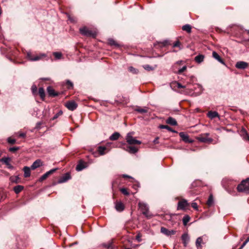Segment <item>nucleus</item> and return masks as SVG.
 Masks as SVG:
<instances>
[{
    "instance_id": "4",
    "label": "nucleus",
    "mask_w": 249,
    "mask_h": 249,
    "mask_svg": "<svg viewBox=\"0 0 249 249\" xmlns=\"http://www.w3.org/2000/svg\"><path fill=\"white\" fill-rule=\"evenodd\" d=\"M46 56L47 55L45 53H40L36 55H34L31 52H28L27 53V57L28 59L31 61H38Z\"/></svg>"
},
{
    "instance_id": "57",
    "label": "nucleus",
    "mask_w": 249,
    "mask_h": 249,
    "mask_svg": "<svg viewBox=\"0 0 249 249\" xmlns=\"http://www.w3.org/2000/svg\"><path fill=\"white\" fill-rule=\"evenodd\" d=\"M246 244H247V243H246L245 242H244V243H243V244L241 245V246L240 247V249H243V248L244 247V246H245Z\"/></svg>"
},
{
    "instance_id": "27",
    "label": "nucleus",
    "mask_w": 249,
    "mask_h": 249,
    "mask_svg": "<svg viewBox=\"0 0 249 249\" xmlns=\"http://www.w3.org/2000/svg\"><path fill=\"white\" fill-rule=\"evenodd\" d=\"M148 108L147 107H144L143 108H141L140 107H137L135 110L140 113L143 114L146 113L148 112Z\"/></svg>"
},
{
    "instance_id": "60",
    "label": "nucleus",
    "mask_w": 249,
    "mask_h": 249,
    "mask_svg": "<svg viewBox=\"0 0 249 249\" xmlns=\"http://www.w3.org/2000/svg\"><path fill=\"white\" fill-rule=\"evenodd\" d=\"M69 20H70L72 22H73L74 20H73V19L72 18H71L70 17H69Z\"/></svg>"
},
{
    "instance_id": "62",
    "label": "nucleus",
    "mask_w": 249,
    "mask_h": 249,
    "mask_svg": "<svg viewBox=\"0 0 249 249\" xmlns=\"http://www.w3.org/2000/svg\"><path fill=\"white\" fill-rule=\"evenodd\" d=\"M57 117V116L56 115L55 116H54L53 118L55 119V118H56Z\"/></svg>"
},
{
    "instance_id": "64",
    "label": "nucleus",
    "mask_w": 249,
    "mask_h": 249,
    "mask_svg": "<svg viewBox=\"0 0 249 249\" xmlns=\"http://www.w3.org/2000/svg\"><path fill=\"white\" fill-rule=\"evenodd\" d=\"M248 33L249 35V30L248 31Z\"/></svg>"
},
{
    "instance_id": "37",
    "label": "nucleus",
    "mask_w": 249,
    "mask_h": 249,
    "mask_svg": "<svg viewBox=\"0 0 249 249\" xmlns=\"http://www.w3.org/2000/svg\"><path fill=\"white\" fill-rule=\"evenodd\" d=\"M157 67V65H155L154 67H153L149 65H145L143 66V68L147 71H151L154 70Z\"/></svg>"
},
{
    "instance_id": "10",
    "label": "nucleus",
    "mask_w": 249,
    "mask_h": 249,
    "mask_svg": "<svg viewBox=\"0 0 249 249\" xmlns=\"http://www.w3.org/2000/svg\"><path fill=\"white\" fill-rule=\"evenodd\" d=\"M65 106L70 110H74L77 107V104L73 101H69L65 104Z\"/></svg>"
},
{
    "instance_id": "15",
    "label": "nucleus",
    "mask_w": 249,
    "mask_h": 249,
    "mask_svg": "<svg viewBox=\"0 0 249 249\" xmlns=\"http://www.w3.org/2000/svg\"><path fill=\"white\" fill-rule=\"evenodd\" d=\"M248 66V63L244 61H238L236 63L235 67L239 69H245Z\"/></svg>"
},
{
    "instance_id": "52",
    "label": "nucleus",
    "mask_w": 249,
    "mask_h": 249,
    "mask_svg": "<svg viewBox=\"0 0 249 249\" xmlns=\"http://www.w3.org/2000/svg\"><path fill=\"white\" fill-rule=\"evenodd\" d=\"M180 43L179 41H176L174 44H173V47H179L180 46Z\"/></svg>"
},
{
    "instance_id": "39",
    "label": "nucleus",
    "mask_w": 249,
    "mask_h": 249,
    "mask_svg": "<svg viewBox=\"0 0 249 249\" xmlns=\"http://www.w3.org/2000/svg\"><path fill=\"white\" fill-rule=\"evenodd\" d=\"M19 178L18 176L11 177L10 178V180L12 182L18 183L19 182Z\"/></svg>"
},
{
    "instance_id": "36",
    "label": "nucleus",
    "mask_w": 249,
    "mask_h": 249,
    "mask_svg": "<svg viewBox=\"0 0 249 249\" xmlns=\"http://www.w3.org/2000/svg\"><path fill=\"white\" fill-rule=\"evenodd\" d=\"M190 220V217L188 215H185L183 219V224L184 226H186Z\"/></svg>"
},
{
    "instance_id": "40",
    "label": "nucleus",
    "mask_w": 249,
    "mask_h": 249,
    "mask_svg": "<svg viewBox=\"0 0 249 249\" xmlns=\"http://www.w3.org/2000/svg\"><path fill=\"white\" fill-rule=\"evenodd\" d=\"M0 161L3 162L6 165H10L9 158H3L0 160Z\"/></svg>"
},
{
    "instance_id": "63",
    "label": "nucleus",
    "mask_w": 249,
    "mask_h": 249,
    "mask_svg": "<svg viewBox=\"0 0 249 249\" xmlns=\"http://www.w3.org/2000/svg\"><path fill=\"white\" fill-rule=\"evenodd\" d=\"M125 249H131L130 248H125Z\"/></svg>"
},
{
    "instance_id": "6",
    "label": "nucleus",
    "mask_w": 249,
    "mask_h": 249,
    "mask_svg": "<svg viewBox=\"0 0 249 249\" xmlns=\"http://www.w3.org/2000/svg\"><path fill=\"white\" fill-rule=\"evenodd\" d=\"M125 143L124 142H122V145L120 147L122 148L125 151L128 152V153H129L130 154H135L138 151V149L135 146H125Z\"/></svg>"
},
{
    "instance_id": "3",
    "label": "nucleus",
    "mask_w": 249,
    "mask_h": 249,
    "mask_svg": "<svg viewBox=\"0 0 249 249\" xmlns=\"http://www.w3.org/2000/svg\"><path fill=\"white\" fill-rule=\"evenodd\" d=\"M134 134V132H130L127 134L125 138L126 142L130 145L141 144V141L137 140L134 137H133V136Z\"/></svg>"
},
{
    "instance_id": "31",
    "label": "nucleus",
    "mask_w": 249,
    "mask_h": 249,
    "mask_svg": "<svg viewBox=\"0 0 249 249\" xmlns=\"http://www.w3.org/2000/svg\"><path fill=\"white\" fill-rule=\"evenodd\" d=\"M168 43V42L167 40H164L163 42H157V43H155L154 45L155 47L158 45L160 47L162 48L167 45Z\"/></svg>"
},
{
    "instance_id": "19",
    "label": "nucleus",
    "mask_w": 249,
    "mask_h": 249,
    "mask_svg": "<svg viewBox=\"0 0 249 249\" xmlns=\"http://www.w3.org/2000/svg\"><path fill=\"white\" fill-rule=\"evenodd\" d=\"M212 56L216 60H217L218 62L221 63V64L223 65H225V63L223 60L221 58V57L219 56V55L215 51H213L212 53Z\"/></svg>"
},
{
    "instance_id": "45",
    "label": "nucleus",
    "mask_w": 249,
    "mask_h": 249,
    "mask_svg": "<svg viewBox=\"0 0 249 249\" xmlns=\"http://www.w3.org/2000/svg\"><path fill=\"white\" fill-rule=\"evenodd\" d=\"M128 70L132 72L133 73H137L138 72V71L133 68V67H130L128 68Z\"/></svg>"
},
{
    "instance_id": "30",
    "label": "nucleus",
    "mask_w": 249,
    "mask_h": 249,
    "mask_svg": "<svg viewBox=\"0 0 249 249\" xmlns=\"http://www.w3.org/2000/svg\"><path fill=\"white\" fill-rule=\"evenodd\" d=\"M107 149L106 147L100 146L98 147V152L101 155H103L106 153L105 151Z\"/></svg>"
},
{
    "instance_id": "53",
    "label": "nucleus",
    "mask_w": 249,
    "mask_h": 249,
    "mask_svg": "<svg viewBox=\"0 0 249 249\" xmlns=\"http://www.w3.org/2000/svg\"><path fill=\"white\" fill-rule=\"evenodd\" d=\"M191 206L195 209L197 210V204L196 202H193L191 204Z\"/></svg>"
},
{
    "instance_id": "28",
    "label": "nucleus",
    "mask_w": 249,
    "mask_h": 249,
    "mask_svg": "<svg viewBox=\"0 0 249 249\" xmlns=\"http://www.w3.org/2000/svg\"><path fill=\"white\" fill-rule=\"evenodd\" d=\"M120 136V135L118 132H114L109 137V139L111 141L117 140Z\"/></svg>"
},
{
    "instance_id": "25",
    "label": "nucleus",
    "mask_w": 249,
    "mask_h": 249,
    "mask_svg": "<svg viewBox=\"0 0 249 249\" xmlns=\"http://www.w3.org/2000/svg\"><path fill=\"white\" fill-rule=\"evenodd\" d=\"M166 123L168 124H169L172 125H177V122L176 120L172 118V117H169L166 121Z\"/></svg>"
},
{
    "instance_id": "46",
    "label": "nucleus",
    "mask_w": 249,
    "mask_h": 249,
    "mask_svg": "<svg viewBox=\"0 0 249 249\" xmlns=\"http://www.w3.org/2000/svg\"><path fill=\"white\" fill-rule=\"evenodd\" d=\"M19 149V147H13L9 148V151L11 152H15L17 150Z\"/></svg>"
},
{
    "instance_id": "49",
    "label": "nucleus",
    "mask_w": 249,
    "mask_h": 249,
    "mask_svg": "<svg viewBox=\"0 0 249 249\" xmlns=\"http://www.w3.org/2000/svg\"><path fill=\"white\" fill-rule=\"evenodd\" d=\"M33 94H35L37 91V87L36 85H34L31 88Z\"/></svg>"
},
{
    "instance_id": "22",
    "label": "nucleus",
    "mask_w": 249,
    "mask_h": 249,
    "mask_svg": "<svg viewBox=\"0 0 249 249\" xmlns=\"http://www.w3.org/2000/svg\"><path fill=\"white\" fill-rule=\"evenodd\" d=\"M208 117L211 119L215 117H219L218 113L216 111H210L207 113Z\"/></svg>"
},
{
    "instance_id": "14",
    "label": "nucleus",
    "mask_w": 249,
    "mask_h": 249,
    "mask_svg": "<svg viewBox=\"0 0 249 249\" xmlns=\"http://www.w3.org/2000/svg\"><path fill=\"white\" fill-rule=\"evenodd\" d=\"M181 240L185 247H186L190 240V237L187 233H183L181 236Z\"/></svg>"
},
{
    "instance_id": "47",
    "label": "nucleus",
    "mask_w": 249,
    "mask_h": 249,
    "mask_svg": "<svg viewBox=\"0 0 249 249\" xmlns=\"http://www.w3.org/2000/svg\"><path fill=\"white\" fill-rule=\"evenodd\" d=\"M142 234L139 232L138 233L136 236V239L139 242H140L142 241Z\"/></svg>"
},
{
    "instance_id": "55",
    "label": "nucleus",
    "mask_w": 249,
    "mask_h": 249,
    "mask_svg": "<svg viewBox=\"0 0 249 249\" xmlns=\"http://www.w3.org/2000/svg\"><path fill=\"white\" fill-rule=\"evenodd\" d=\"M177 87L178 88V89H180V88H184L185 87L184 86H183L180 83H177Z\"/></svg>"
},
{
    "instance_id": "38",
    "label": "nucleus",
    "mask_w": 249,
    "mask_h": 249,
    "mask_svg": "<svg viewBox=\"0 0 249 249\" xmlns=\"http://www.w3.org/2000/svg\"><path fill=\"white\" fill-rule=\"evenodd\" d=\"M213 203V198L212 195H210L207 202V204L209 206H211Z\"/></svg>"
},
{
    "instance_id": "1",
    "label": "nucleus",
    "mask_w": 249,
    "mask_h": 249,
    "mask_svg": "<svg viewBox=\"0 0 249 249\" xmlns=\"http://www.w3.org/2000/svg\"><path fill=\"white\" fill-rule=\"evenodd\" d=\"M237 190L239 192H243L246 194L249 193V178L243 180L237 186Z\"/></svg>"
},
{
    "instance_id": "8",
    "label": "nucleus",
    "mask_w": 249,
    "mask_h": 249,
    "mask_svg": "<svg viewBox=\"0 0 249 249\" xmlns=\"http://www.w3.org/2000/svg\"><path fill=\"white\" fill-rule=\"evenodd\" d=\"M115 101L119 104H126L129 102V99L128 97H124L122 95H118Z\"/></svg>"
},
{
    "instance_id": "12",
    "label": "nucleus",
    "mask_w": 249,
    "mask_h": 249,
    "mask_svg": "<svg viewBox=\"0 0 249 249\" xmlns=\"http://www.w3.org/2000/svg\"><path fill=\"white\" fill-rule=\"evenodd\" d=\"M57 170V168H53L47 172L40 178L39 179V181H42L46 179L50 175L54 173Z\"/></svg>"
},
{
    "instance_id": "33",
    "label": "nucleus",
    "mask_w": 249,
    "mask_h": 249,
    "mask_svg": "<svg viewBox=\"0 0 249 249\" xmlns=\"http://www.w3.org/2000/svg\"><path fill=\"white\" fill-rule=\"evenodd\" d=\"M38 93L41 97V98L44 100L45 97V91L43 88H39L38 89Z\"/></svg>"
},
{
    "instance_id": "26",
    "label": "nucleus",
    "mask_w": 249,
    "mask_h": 249,
    "mask_svg": "<svg viewBox=\"0 0 249 249\" xmlns=\"http://www.w3.org/2000/svg\"><path fill=\"white\" fill-rule=\"evenodd\" d=\"M24 189V186L22 185H17L13 188V190L16 194H19Z\"/></svg>"
},
{
    "instance_id": "32",
    "label": "nucleus",
    "mask_w": 249,
    "mask_h": 249,
    "mask_svg": "<svg viewBox=\"0 0 249 249\" xmlns=\"http://www.w3.org/2000/svg\"><path fill=\"white\" fill-rule=\"evenodd\" d=\"M71 177L69 173L66 174L60 180H59L60 183L64 182L67 181L68 180H69L70 178Z\"/></svg>"
},
{
    "instance_id": "23",
    "label": "nucleus",
    "mask_w": 249,
    "mask_h": 249,
    "mask_svg": "<svg viewBox=\"0 0 249 249\" xmlns=\"http://www.w3.org/2000/svg\"><path fill=\"white\" fill-rule=\"evenodd\" d=\"M31 167H27V166H25L23 169V170L24 171V177L25 178H28V177H29L31 175Z\"/></svg>"
},
{
    "instance_id": "29",
    "label": "nucleus",
    "mask_w": 249,
    "mask_h": 249,
    "mask_svg": "<svg viewBox=\"0 0 249 249\" xmlns=\"http://www.w3.org/2000/svg\"><path fill=\"white\" fill-rule=\"evenodd\" d=\"M113 240H110L106 243H104L103 246L107 249H112Z\"/></svg>"
},
{
    "instance_id": "9",
    "label": "nucleus",
    "mask_w": 249,
    "mask_h": 249,
    "mask_svg": "<svg viewBox=\"0 0 249 249\" xmlns=\"http://www.w3.org/2000/svg\"><path fill=\"white\" fill-rule=\"evenodd\" d=\"M189 206V204L185 199H182L178 202V210H184Z\"/></svg>"
},
{
    "instance_id": "35",
    "label": "nucleus",
    "mask_w": 249,
    "mask_h": 249,
    "mask_svg": "<svg viewBox=\"0 0 249 249\" xmlns=\"http://www.w3.org/2000/svg\"><path fill=\"white\" fill-rule=\"evenodd\" d=\"M160 128H161V129H167L168 131H171V132H173L174 133H176L177 131L173 130L171 127H170V126H169L168 125H160Z\"/></svg>"
},
{
    "instance_id": "43",
    "label": "nucleus",
    "mask_w": 249,
    "mask_h": 249,
    "mask_svg": "<svg viewBox=\"0 0 249 249\" xmlns=\"http://www.w3.org/2000/svg\"><path fill=\"white\" fill-rule=\"evenodd\" d=\"M120 191L124 195L128 196L129 195V193L126 188H122L120 189Z\"/></svg>"
},
{
    "instance_id": "48",
    "label": "nucleus",
    "mask_w": 249,
    "mask_h": 249,
    "mask_svg": "<svg viewBox=\"0 0 249 249\" xmlns=\"http://www.w3.org/2000/svg\"><path fill=\"white\" fill-rule=\"evenodd\" d=\"M84 168V166L81 164H78L76 167L77 171H81Z\"/></svg>"
},
{
    "instance_id": "58",
    "label": "nucleus",
    "mask_w": 249,
    "mask_h": 249,
    "mask_svg": "<svg viewBox=\"0 0 249 249\" xmlns=\"http://www.w3.org/2000/svg\"><path fill=\"white\" fill-rule=\"evenodd\" d=\"M124 178H130L131 177L128 175H123Z\"/></svg>"
},
{
    "instance_id": "13",
    "label": "nucleus",
    "mask_w": 249,
    "mask_h": 249,
    "mask_svg": "<svg viewBox=\"0 0 249 249\" xmlns=\"http://www.w3.org/2000/svg\"><path fill=\"white\" fill-rule=\"evenodd\" d=\"M43 162L41 160L38 159L35 160L31 166V170H35L37 168H38L43 165Z\"/></svg>"
},
{
    "instance_id": "44",
    "label": "nucleus",
    "mask_w": 249,
    "mask_h": 249,
    "mask_svg": "<svg viewBox=\"0 0 249 249\" xmlns=\"http://www.w3.org/2000/svg\"><path fill=\"white\" fill-rule=\"evenodd\" d=\"M66 84L68 85V89H72L73 85V83L71 81L69 80H67Z\"/></svg>"
},
{
    "instance_id": "17",
    "label": "nucleus",
    "mask_w": 249,
    "mask_h": 249,
    "mask_svg": "<svg viewBox=\"0 0 249 249\" xmlns=\"http://www.w3.org/2000/svg\"><path fill=\"white\" fill-rule=\"evenodd\" d=\"M160 231L163 234L167 235V236H170L171 235H173L175 233L176 231L174 230H171L169 231L167 229L162 227L160 229Z\"/></svg>"
},
{
    "instance_id": "16",
    "label": "nucleus",
    "mask_w": 249,
    "mask_h": 249,
    "mask_svg": "<svg viewBox=\"0 0 249 249\" xmlns=\"http://www.w3.org/2000/svg\"><path fill=\"white\" fill-rule=\"evenodd\" d=\"M179 135L181 139L185 142L192 143L193 142L192 140L189 139V136L185 133L183 132H180Z\"/></svg>"
},
{
    "instance_id": "54",
    "label": "nucleus",
    "mask_w": 249,
    "mask_h": 249,
    "mask_svg": "<svg viewBox=\"0 0 249 249\" xmlns=\"http://www.w3.org/2000/svg\"><path fill=\"white\" fill-rule=\"evenodd\" d=\"M26 136V134L23 132L18 133V137L20 138H24Z\"/></svg>"
},
{
    "instance_id": "41",
    "label": "nucleus",
    "mask_w": 249,
    "mask_h": 249,
    "mask_svg": "<svg viewBox=\"0 0 249 249\" xmlns=\"http://www.w3.org/2000/svg\"><path fill=\"white\" fill-rule=\"evenodd\" d=\"M53 55L54 56L56 59H60L61 58L62 54L60 52H54Z\"/></svg>"
},
{
    "instance_id": "51",
    "label": "nucleus",
    "mask_w": 249,
    "mask_h": 249,
    "mask_svg": "<svg viewBox=\"0 0 249 249\" xmlns=\"http://www.w3.org/2000/svg\"><path fill=\"white\" fill-rule=\"evenodd\" d=\"M186 66H183L181 69H180L178 71V73L180 74L186 70Z\"/></svg>"
},
{
    "instance_id": "18",
    "label": "nucleus",
    "mask_w": 249,
    "mask_h": 249,
    "mask_svg": "<svg viewBox=\"0 0 249 249\" xmlns=\"http://www.w3.org/2000/svg\"><path fill=\"white\" fill-rule=\"evenodd\" d=\"M47 90L48 95L50 96L55 97L58 95L59 94V93L57 92H55L54 89L51 86H49L47 88Z\"/></svg>"
},
{
    "instance_id": "11",
    "label": "nucleus",
    "mask_w": 249,
    "mask_h": 249,
    "mask_svg": "<svg viewBox=\"0 0 249 249\" xmlns=\"http://www.w3.org/2000/svg\"><path fill=\"white\" fill-rule=\"evenodd\" d=\"M115 208L116 210L119 212H123L124 208V205L121 201H116L115 202Z\"/></svg>"
},
{
    "instance_id": "61",
    "label": "nucleus",
    "mask_w": 249,
    "mask_h": 249,
    "mask_svg": "<svg viewBox=\"0 0 249 249\" xmlns=\"http://www.w3.org/2000/svg\"><path fill=\"white\" fill-rule=\"evenodd\" d=\"M8 166V168L13 169V167L10 164V165H7Z\"/></svg>"
},
{
    "instance_id": "2",
    "label": "nucleus",
    "mask_w": 249,
    "mask_h": 249,
    "mask_svg": "<svg viewBox=\"0 0 249 249\" xmlns=\"http://www.w3.org/2000/svg\"><path fill=\"white\" fill-rule=\"evenodd\" d=\"M138 206L142 213L147 218H151L153 216V214L149 212L148 206L146 204L143 202H139Z\"/></svg>"
},
{
    "instance_id": "56",
    "label": "nucleus",
    "mask_w": 249,
    "mask_h": 249,
    "mask_svg": "<svg viewBox=\"0 0 249 249\" xmlns=\"http://www.w3.org/2000/svg\"><path fill=\"white\" fill-rule=\"evenodd\" d=\"M159 137H156L154 140L153 141V142L155 143V144H157L159 143Z\"/></svg>"
},
{
    "instance_id": "59",
    "label": "nucleus",
    "mask_w": 249,
    "mask_h": 249,
    "mask_svg": "<svg viewBox=\"0 0 249 249\" xmlns=\"http://www.w3.org/2000/svg\"><path fill=\"white\" fill-rule=\"evenodd\" d=\"M249 242V237H248L247 239L245 240V241L244 242H245L247 244V243Z\"/></svg>"
},
{
    "instance_id": "42",
    "label": "nucleus",
    "mask_w": 249,
    "mask_h": 249,
    "mask_svg": "<svg viewBox=\"0 0 249 249\" xmlns=\"http://www.w3.org/2000/svg\"><path fill=\"white\" fill-rule=\"evenodd\" d=\"M108 42L109 45L111 46H118V44L116 42V41L112 38H109L108 39Z\"/></svg>"
},
{
    "instance_id": "20",
    "label": "nucleus",
    "mask_w": 249,
    "mask_h": 249,
    "mask_svg": "<svg viewBox=\"0 0 249 249\" xmlns=\"http://www.w3.org/2000/svg\"><path fill=\"white\" fill-rule=\"evenodd\" d=\"M205 58V55L203 54H199L197 55H196L195 58L194 60L197 63L200 64L202 63Z\"/></svg>"
},
{
    "instance_id": "24",
    "label": "nucleus",
    "mask_w": 249,
    "mask_h": 249,
    "mask_svg": "<svg viewBox=\"0 0 249 249\" xmlns=\"http://www.w3.org/2000/svg\"><path fill=\"white\" fill-rule=\"evenodd\" d=\"M203 243V239L202 237H198L196 242V246L197 249H201L202 246L201 244Z\"/></svg>"
},
{
    "instance_id": "5",
    "label": "nucleus",
    "mask_w": 249,
    "mask_h": 249,
    "mask_svg": "<svg viewBox=\"0 0 249 249\" xmlns=\"http://www.w3.org/2000/svg\"><path fill=\"white\" fill-rule=\"evenodd\" d=\"M80 33L81 35L86 36H92L95 37L96 36V33L89 30L86 27H84L80 28Z\"/></svg>"
},
{
    "instance_id": "21",
    "label": "nucleus",
    "mask_w": 249,
    "mask_h": 249,
    "mask_svg": "<svg viewBox=\"0 0 249 249\" xmlns=\"http://www.w3.org/2000/svg\"><path fill=\"white\" fill-rule=\"evenodd\" d=\"M241 135L243 139L246 141L249 142V135L245 129H242L241 131Z\"/></svg>"
},
{
    "instance_id": "34",
    "label": "nucleus",
    "mask_w": 249,
    "mask_h": 249,
    "mask_svg": "<svg viewBox=\"0 0 249 249\" xmlns=\"http://www.w3.org/2000/svg\"><path fill=\"white\" fill-rule=\"evenodd\" d=\"M182 29L183 31H186L188 33H190L191 32L192 27L191 25L189 24H186L182 26Z\"/></svg>"
},
{
    "instance_id": "7",
    "label": "nucleus",
    "mask_w": 249,
    "mask_h": 249,
    "mask_svg": "<svg viewBox=\"0 0 249 249\" xmlns=\"http://www.w3.org/2000/svg\"><path fill=\"white\" fill-rule=\"evenodd\" d=\"M209 133H206L203 135L199 136L197 138V140L202 142H211L213 141V139L211 138H209Z\"/></svg>"
},
{
    "instance_id": "50",
    "label": "nucleus",
    "mask_w": 249,
    "mask_h": 249,
    "mask_svg": "<svg viewBox=\"0 0 249 249\" xmlns=\"http://www.w3.org/2000/svg\"><path fill=\"white\" fill-rule=\"evenodd\" d=\"M7 141L9 143L14 144L16 142V140L15 139H12L10 137L7 139Z\"/></svg>"
}]
</instances>
